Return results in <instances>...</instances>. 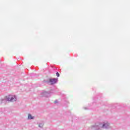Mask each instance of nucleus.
Masks as SVG:
<instances>
[{
  "label": "nucleus",
  "instance_id": "obj_1",
  "mask_svg": "<svg viewBox=\"0 0 130 130\" xmlns=\"http://www.w3.org/2000/svg\"><path fill=\"white\" fill-rule=\"evenodd\" d=\"M101 128L109 129L110 128V124L108 122H104L103 123H96L95 125L91 126V130H99Z\"/></svg>",
  "mask_w": 130,
  "mask_h": 130
},
{
  "label": "nucleus",
  "instance_id": "obj_2",
  "mask_svg": "<svg viewBox=\"0 0 130 130\" xmlns=\"http://www.w3.org/2000/svg\"><path fill=\"white\" fill-rule=\"evenodd\" d=\"M6 101L15 102V101H17V96L16 95H9L8 96H6V99L1 100V103L6 102Z\"/></svg>",
  "mask_w": 130,
  "mask_h": 130
},
{
  "label": "nucleus",
  "instance_id": "obj_3",
  "mask_svg": "<svg viewBox=\"0 0 130 130\" xmlns=\"http://www.w3.org/2000/svg\"><path fill=\"white\" fill-rule=\"evenodd\" d=\"M58 82V78H50L49 79V83H51V85H54Z\"/></svg>",
  "mask_w": 130,
  "mask_h": 130
},
{
  "label": "nucleus",
  "instance_id": "obj_4",
  "mask_svg": "<svg viewBox=\"0 0 130 130\" xmlns=\"http://www.w3.org/2000/svg\"><path fill=\"white\" fill-rule=\"evenodd\" d=\"M41 95L43 97H50V92L47 91H43L41 93Z\"/></svg>",
  "mask_w": 130,
  "mask_h": 130
},
{
  "label": "nucleus",
  "instance_id": "obj_5",
  "mask_svg": "<svg viewBox=\"0 0 130 130\" xmlns=\"http://www.w3.org/2000/svg\"><path fill=\"white\" fill-rule=\"evenodd\" d=\"M27 118L29 120L34 119V117L32 116L31 114H29Z\"/></svg>",
  "mask_w": 130,
  "mask_h": 130
},
{
  "label": "nucleus",
  "instance_id": "obj_6",
  "mask_svg": "<svg viewBox=\"0 0 130 130\" xmlns=\"http://www.w3.org/2000/svg\"><path fill=\"white\" fill-rule=\"evenodd\" d=\"M39 127H40L41 128H42V127H43V123H40L39 124Z\"/></svg>",
  "mask_w": 130,
  "mask_h": 130
},
{
  "label": "nucleus",
  "instance_id": "obj_7",
  "mask_svg": "<svg viewBox=\"0 0 130 130\" xmlns=\"http://www.w3.org/2000/svg\"><path fill=\"white\" fill-rule=\"evenodd\" d=\"M56 76L57 77V78H59V77L60 76V75L59 74V73H58V72H56Z\"/></svg>",
  "mask_w": 130,
  "mask_h": 130
},
{
  "label": "nucleus",
  "instance_id": "obj_8",
  "mask_svg": "<svg viewBox=\"0 0 130 130\" xmlns=\"http://www.w3.org/2000/svg\"><path fill=\"white\" fill-rule=\"evenodd\" d=\"M58 103V101L57 100L54 101V103L55 104H56V103Z\"/></svg>",
  "mask_w": 130,
  "mask_h": 130
},
{
  "label": "nucleus",
  "instance_id": "obj_9",
  "mask_svg": "<svg viewBox=\"0 0 130 130\" xmlns=\"http://www.w3.org/2000/svg\"><path fill=\"white\" fill-rule=\"evenodd\" d=\"M85 110H86L87 109V108H84Z\"/></svg>",
  "mask_w": 130,
  "mask_h": 130
}]
</instances>
